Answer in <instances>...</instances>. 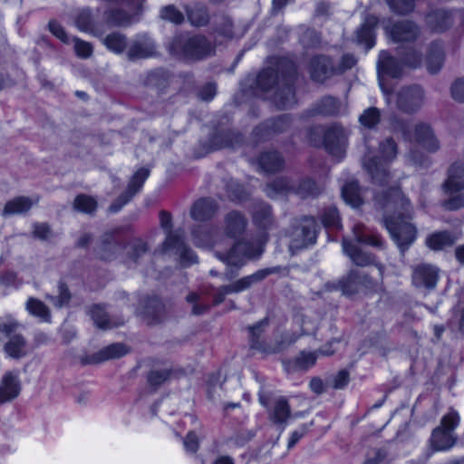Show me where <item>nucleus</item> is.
I'll use <instances>...</instances> for the list:
<instances>
[{
  "mask_svg": "<svg viewBox=\"0 0 464 464\" xmlns=\"http://www.w3.org/2000/svg\"><path fill=\"white\" fill-rule=\"evenodd\" d=\"M268 66L255 75L247 76L242 82L244 92L271 102L280 110L293 107L297 102L295 83L298 68L288 56H272Z\"/></svg>",
  "mask_w": 464,
  "mask_h": 464,
  "instance_id": "f257e3e1",
  "label": "nucleus"
},
{
  "mask_svg": "<svg viewBox=\"0 0 464 464\" xmlns=\"http://www.w3.org/2000/svg\"><path fill=\"white\" fill-rule=\"evenodd\" d=\"M375 207L384 211L383 222L400 251L403 254L415 241L417 229L407 221L411 206L399 187H392L373 195Z\"/></svg>",
  "mask_w": 464,
  "mask_h": 464,
  "instance_id": "f03ea898",
  "label": "nucleus"
},
{
  "mask_svg": "<svg viewBox=\"0 0 464 464\" xmlns=\"http://www.w3.org/2000/svg\"><path fill=\"white\" fill-rule=\"evenodd\" d=\"M165 47L170 56L185 63L202 61L216 52L215 45L206 35L179 30L165 43Z\"/></svg>",
  "mask_w": 464,
  "mask_h": 464,
  "instance_id": "7ed1b4c3",
  "label": "nucleus"
},
{
  "mask_svg": "<svg viewBox=\"0 0 464 464\" xmlns=\"http://www.w3.org/2000/svg\"><path fill=\"white\" fill-rule=\"evenodd\" d=\"M148 251L149 246L143 239L135 237L123 244L116 239V231H111L102 237L101 244L95 249V256L103 261L121 258V262L131 267L138 265Z\"/></svg>",
  "mask_w": 464,
  "mask_h": 464,
  "instance_id": "20e7f679",
  "label": "nucleus"
},
{
  "mask_svg": "<svg viewBox=\"0 0 464 464\" xmlns=\"http://www.w3.org/2000/svg\"><path fill=\"white\" fill-rule=\"evenodd\" d=\"M366 153L362 160L363 168L370 175L372 183L379 186H385L389 183L390 164L396 158L398 146L392 138H386L379 143V150L376 155H372V150L367 139L364 140Z\"/></svg>",
  "mask_w": 464,
  "mask_h": 464,
  "instance_id": "39448f33",
  "label": "nucleus"
},
{
  "mask_svg": "<svg viewBox=\"0 0 464 464\" xmlns=\"http://www.w3.org/2000/svg\"><path fill=\"white\" fill-rule=\"evenodd\" d=\"M357 63V59L353 53H344L340 61L334 56L317 53L312 55L307 63V71L312 82L317 84H324L334 76H341L348 70L353 69Z\"/></svg>",
  "mask_w": 464,
  "mask_h": 464,
  "instance_id": "423d86ee",
  "label": "nucleus"
},
{
  "mask_svg": "<svg viewBox=\"0 0 464 464\" xmlns=\"http://www.w3.org/2000/svg\"><path fill=\"white\" fill-rule=\"evenodd\" d=\"M307 139L310 144L324 150L338 161L345 157L347 134L339 123L314 125L308 129Z\"/></svg>",
  "mask_w": 464,
  "mask_h": 464,
  "instance_id": "0eeeda50",
  "label": "nucleus"
},
{
  "mask_svg": "<svg viewBox=\"0 0 464 464\" xmlns=\"http://www.w3.org/2000/svg\"><path fill=\"white\" fill-rule=\"evenodd\" d=\"M266 238L256 246H251L246 238L237 240L226 253H218V257L227 266L222 275L224 280H232L248 260H257L263 255V245Z\"/></svg>",
  "mask_w": 464,
  "mask_h": 464,
  "instance_id": "6e6552de",
  "label": "nucleus"
},
{
  "mask_svg": "<svg viewBox=\"0 0 464 464\" xmlns=\"http://www.w3.org/2000/svg\"><path fill=\"white\" fill-rule=\"evenodd\" d=\"M391 127L393 132L400 133L403 140L407 142L414 141L429 152H435L440 148L431 127L427 123H418L414 128V134L411 133V122L407 120L394 116L391 120Z\"/></svg>",
  "mask_w": 464,
  "mask_h": 464,
  "instance_id": "1a4fd4ad",
  "label": "nucleus"
},
{
  "mask_svg": "<svg viewBox=\"0 0 464 464\" xmlns=\"http://www.w3.org/2000/svg\"><path fill=\"white\" fill-rule=\"evenodd\" d=\"M321 226L314 216H302L295 218L289 232L291 240V248H304L316 242Z\"/></svg>",
  "mask_w": 464,
  "mask_h": 464,
  "instance_id": "9d476101",
  "label": "nucleus"
},
{
  "mask_svg": "<svg viewBox=\"0 0 464 464\" xmlns=\"http://www.w3.org/2000/svg\"><path fill=\"white\" fill-rule=\"evenodd\" d=\"M459 423V415L451 410L441 420V426L436 428L431 435L430 443L435 451H446L451 449L456 443V437L453 430Z\"/></svg>",
  "mask_w": 464,
  "mask_h": 464,
  "instance_id": "9b49d317",
  "label": "nucleus"
},
{
  "mask_svg": "<svg viewBox=\"0 0 464 464\" xmlns=\"http://www.w3.org/2000/svg\"><path fill=\"white\" fill-rule=\"evenodd\" d=\"M252 221L258 229V232L256 236L246 240L251 246H256L265 237L266 241H264L263 245L264 253L269 239L268 231L272 228L275 222L272 207L265 201H256L253 206Z\"/></svg>",
  "mask_w": 464,
  "mask_h": 464,
  "instance_id": "f8f14e48",
  "label": "nucleus"
},
{
  "mask_svg": "<svg viewBox=\"0 0 464 464\" xmlns=\"http://www.w3.org/2000/svg\"><path fill=\"white\" fill-rule=\"evenodd\" d=\"M245 141L246 137L242 132L231 128L221 129L218 123L209 134L204 149L206 153L227 148L237 149L242 147Z\"/></svg>",
  "mask_w": 464,
  "mask_h": 464,
  "instance_id": "ddd939ff",
  "label": "nucleus"
},
{
  "mask_svg": "<svg viewBox=\"0 0 464 464\" xmlns=\"http://www.w3.org/2000/svg\"><path fill=\"white\" fill-rule=\"evenodd\" d=\"M267 325L268 318H264L254 325L248 327L250 335L249 343L251 349L266 354L277 353L281 352L285 347V345L294 343L297 339V336H291L288 338L287 335H285L284 336V340L276 344L268 343L262 338L265 329Z\"/></svg>",
  "mask_w": 464,
  "mask_h": 464,
  "instance_id": "4468645a",
  "label": "nucleus"
},
{
  "mask_svg": "<svg viewBox=\"0 0 464 464\" xmlns=\"http://www.w3.org/2000/svg\"><path fill=\"white\" fill-rule=\"evenodd\" d=\"M403 72L404 66L399 56L392 55L387 50H382L380 52L377 61V73L380 88L385 95L392 93V89H389L384 85L382 77L387 76L399 79L403 75Z\"/></svg>",
  "mask_w": 464,
  "mask_h": 464,
  "instance_id": "2eb2a0df",
  "label": "nucleus"
},
{
  "mask_svg": "<svg viewBox=\"0 0 464 464\" xmlns=\"http://www.w3.org/2000/svg\"><path fill=\"white\" fill-rule=\"evenodd\" d=\"M347 113V103L339 97L324 95L304 111L306 117H339Z\"/></svg>",
  "mask_w": 464,
  "mask_h": 464,
  "instance_id": "dca6fc26",
  "label": "nucleus"
},
{
  "mask_svg": "<svg viewBox=\"0 0 464 464\" xmlns=\"http://www.w3.org/2000/svg\"><path fill=\"white\" fill-rule=\"evenodd\" d=\"M424 91L418 84H411L402 87L397 93V108L407 114L417 112L422 106Z\"/></svg>",
  "mask_w": 464,
  "mask_h": 464,
  "instance_id": "f3484780",
  "label": "nucleus"
},
{
  "mask_svg": "<svg viewBox=\"0 0 464 464\" xmlns=\"http://www.w3.org/2000/svg\"><path fill=\"white\" fill-rule=\"evenodd\" d=\"M386 34L394 43H413L420 35V27L413 21L402 20L384 26Z\"/></svg>",
  "mask_w": 464,
  "mask_h": 464,
  "instance_id": "a211bd4d",
  "label": "nucleus"
},
{
  "mask_svg": "<svg viewBox=\"0 0 464 464\" xmlns=\"http://www.w3.org/2000/svg\"><path fill=\"white\" fill-rule=\"evenodd\" d=\"M160 223L161 228L166 234V237L159 248L156 249L155 253L166 255L169 254L171 247L180 246L182 244L184 232L180 228L176 230L172 229V216L166 210H161L160 212Z\"/></svg>",
  "mask_w": 464,
  "mask_h": 464,
  "instance_id": "6ab92c4d",
  "label": "nucleus"
},
{
  "mask_svg": "<svg viewBox=\"0 0 464 464\" xmlns=\"http://www.w3.org/2000/svg\"><path fill=\"white\" fill-rule=\"evenodd\" d=\"M98 14L99 9H97L95 14L89 7L79 10L74 19L76 28L80 32L96 37L103 35L105 32L104 24L98 20Z\"/></svg>",
  "mask_w": 464,
  "mask_h": 464,
  "instance_id": "aec40b11",
  "label": "nucleus"
},
{
  "mask_svg": "<svg viewBox=\"0 0 464 464\" xmlns=\"http://www.w3.org/2000/svg\"><path fill=\"white\" fill-rule=\"evenodd\" d=\"M156 55V43L148 34H137L127 52V56L130 61L148 59Z\"/></svg>",
  "mask_w": 464,
  "mask_h": 464,
  "instance_id": "412c9836",
  "label": "nucleus"
},
{
  "mask_svg": "<svg viewBox=\"0 0 464 464\" xmlns=\"http://www.w3.org/2000/svg\"><path fill=\"white\" fill-rule=\"evenodd\" d=\"M342 246L343 253L349 256L354 265L359 266L374 265L378 268L380 274H382L383 266L376 262L375 256L372 254L362 250V247L358 246L351 239L346 237L343 238Z\"/></svg>",
  "mask_w": 464,
  "mask_h": 464,
  "instance_id": "4be33fe9",
  "label": "nucleus"
},
{
  "mask_svg": "<svg viewBox=\"0 0 464 464\" xmlns=\"http://www.w3.org/2000/svg\"><path fill=\"white\" fill-rule=\"evenodd\" d=\"M440 269L432 265L420 264L412 273V284L417 288L434 289L438 284Z\"/></svg>",
  "mask_w": 464,
  "mask_h": 464,
  "instance_id": "5701e85b",
  "label": "nucleus"
},
{
  "mask_svg": "<svg viewBox=\"0 0 464 464\" xmlns=\"http://www.w3.org/2000/svg\"><path fill=\"white\" fill-rule=\"evenodd\" d=\"M455 11L443 8L430 10L425 17L427 26L434 33H443L454 23Z\"/></svg>",
  "mask_w": 464,
  "mask_h": 464,
  "instance_id": "b1692460",
  "label": "nucleus"
},
{
  "mask_svg": "<svg viewBox=\"0 0 464 464\" xmlns=\"http://www.w3.org/2000/svg\"><path fill=\"white\" fill-rule=\"evenodd\" d=\"M140 304L143 307L142 314L149 324H157L165 319L166 307L158 295L144 296L140 299Z\"/></svg>",
  "mask_w": 464,
  "mask_h": 464,
  "instance_id": "393cba45",
  "label": "nucleus"
},
{
  "mask_svg": "<svg viewBox=\"0 0 464 464\" xmlns=\"http://www.w3.org/2000/svg\"><path fill=\"white\" fill-rule=\"evenodd\" d=\"M129 352L128 347L121 343H114L105 346L97 353L87 355L82 359V364H97L102 362L121 358L127 354Z\"/></svg>",
  "mask_w": 464,
  "mask_h": 464,
  "instance_id": "a878e982",
  "label": "nucleus"
},
{
  "mask_svg": "<svg viewBox=\"0 0 464 464\" xmlns=\"http://www.w3.org/2000/svg\"><path fill=\"white\" fill-rule=\"evenodd\" d=\"M281 269L279 266L259 269L252 275L243 276L230 284L228 290L232 291L233 294L241 293L250 288L253 285L263 281L268 276L281 272Z\"/></svg>",
  "mask_w": 464,
  "mask_h": 464,
  "instance_id": "bb28decb",
  "label": "nucleus"
},
{
  "mask_svg": "<svg viewBox=\"0 0 464 464\" xmlns=\"http://www.w3.org/2000/svg\"><path fill=\"white\" fill-rule=\"evenodd\" d=\"M248 225L246 216L238 210L228 212L224 218V231L227 237L236 239L242 236Z\"/></svg>",
  "mask_w": 464,
  "mask_h": 464,
  "instance_id": "cd10ccee",
  "label": "nucleus"
},
{
  "mask_svg": "<svg viewBox=\"0 0 464 464\" xmlns=\"http://www.w3.org/2000/svg\"><path fill=\"white\" fill-rule=\"evenodd\" d=\"M378 18L374 15L366 17L365 21L355 32V43L364 46L366 51L372 49L376 44L375 27Z\"/></svg>",
  "mask_w": 464,
  "mask_h": 464,
  "instance_id": "c85d7f7f",
  "label": "nucleus"
},
{
  "mask_svg": "<svg viewBox=\"0 0 464 464\" xmlns=\"http://www.w3.org/2000/svg\"><path fill=\"white\" fill-rule=\"evenodd\" d=\"M187 19L192 26L204 27L210 21V14L208 5L199 1L183 5Z\"/></svg>",
  "mask_w": 464,
  "mask_h": 464,
  "instance_id": "c756f323",
  "label": "nucleus"
},
{
  "mask_svg": "<svg viewBox=\"0 0 464 464\" xmlns=\"http://www.w3.org/2000/svg\"><path fill=\"white\" fill-rule=\"evenodd\" d=\"M445 57L443 43L439 40L432 41L428 46L425 58L427 71L430 74L438 73L444 64Z\"/></svg>",
  "mask_w": 464,
  "mask_h": 464,
  "instance_id": "7c9ffc66",
  "label": "nucleus"
},
{
  "mask_svg": "<svg viewBox=\"0 0 464 464\" xmlns=\"http://www.w3.org/2000/svg\"><path fill=\"white\" fill-rule=\"evenodd\" d=\"M359 273L356 270H351L347 276L343 277L337 282H327L324 285L325 291H340L343 295L353 296L358 292Z\"/></svg>",
  "mask_w": 464,
  "mask_h": 464,
  "instance_id": "2f4dec72",
  "label": "nucleus"
},
{
  "mask_svg": "<svg viewBox=\"0 0 464 464\" xmlns=\"http://www.w3.org/2000/svg\"><path fill=\"white\" fill-rule=\"evenodd\" d=\"M256 163L260 172L276 173L284 169L285 160L277 150H267L256 158Z\"/></svg>",
  "mask_w": 464,
  "mask_h": 464,
  "instance_id": "473e14b6",
  "label": "nucleus"
},
{
  "mask_svg": "<svg viewBox=\"0 0 464 464\" xmlns=\"http://www.w3.org/2000/svg\"><path fill=\"white\" fill-rule=\"evenodd\" d=\"M218 209V202L212 198H201L196 200L190 209V216L196 221L211 219Z\"/></svg>",
  "mask_w": 464,
  "mask_h": 464,
  "instance_id": "72a5a7b5",
  "label": "nucleus"
},
{
  "mask_svg": "<svg viewBox=\"0 0 464 464\" xmlns=\"http://www.w3.org/2000/svg\"><path fill=\"white\" fill-rule=\"evenodd\" d=\"M445 193H453L464 189V163L454 162L448 169V178L443 184Z\"/></svg>",
  "mask_w": 464,
  "mask_h": 464,
  "instance_id": "f704fd0d",
  "label": "nucleus"
},
{
  "mask_svg": "<svg viewBox=\"0 0 464 464\" xmlns=\"http://www.w3.org/2000/svg\"><path fill=\"white\" fill-rule=\"evenodd\" d=\"M323 186L314 179L304 177L294 184L293 194L301 199L316 198L323 192Z\"/></svg>",
  "mask_w": 464,
  "mask_h": 464,
  "instance_id": "c9c22d12",
  "label": "nucleus"
},
{
  "mask_svg": "<svg viewBox=\"0 0 464 464\" xmlns=\"http://www.w3.org/2000/svg\"><path fill=\"white\" fill-rule=\"evenodd\" d=\"M218 227L207 224L194 226L191 230L193 242L198 247H210L216 244Z\"/></svg>",
  "mask_w": 464,
  "mask_h": 464,
  "instance_id": "e433bc0d",
  "label": "nucleus"
},
{
  "mask_svg": "<svg viewBox=\"0 0 464 464\" xmlns=\"http://www.w3.org/2000/svg\"><path fill=\"white\" fill-rule=\"evenodd\" d=\"M212 26L214 33L224 39L231 40L235 37L234 21L225 12L214 15Z\"/></svg>",
  "mask_w": 464,
  "mask_h": 464,
  "instance_id": "4c0bfd02",
  "label": "nucleus"
},
{
  "mask_svg": "<svg viewBox=\"0 0 464 464\" xmlns=\"http://www.w3.org/2000/svg\"><path fill=\"white\" fill-rule=\"evenodd\" d=\"M396 54L401 58L404 68L417 69L422 64L421 52L411 45L398 46Z\"/></svg>",
  "mask_w": 464,
  "mask_h": 464,
  "instance_id": "58836bf2",
  "label": "nucleus"
},
{
  "mask_svg": "<svg viewBox=\"0 0 464 464\" xmlns=\"http://www.w3.org/2000/svg\"><path fill=\"white\" fill-rule=\"evenodd\" d=\"M20 392V382L13 373H6L0 383V402L10 401L18 396Z\"/></svg>",
  "mask_w": 464,
  "mask_h": 464,
  "instance_id": "ea45409f",
  "label": "nucleus"
},
{
  "mask_svg": "<svg viewBox=\"0 0 464 464\" xmlns=\"http://www.w3.org/2000/svg\"><path fill=\"white\" fill-rule=\"evenodd\" d=\"M171 74L164 68H156L148 72L145 84L149 87L155 88L160 92H163L164 90L169 85Z\"/></svg>",
  "mask_w": 464,
  "mask_h": 464,
  "instance_id": "a19ab883",
  "label": "nucleus"
},
{
  "mask_svg": "<svg viewBox=\"0 0 464 464\" xmlns=\"http://www.w3.org/2000/svg\"><path fill=\"white\" fill-rule=\"evenodd\" d=\"M298 40L306 50L318 48L322 43L320 32L304 24L298 26Z\"/></svg>",
  "mask_w": 464,
  "mask_h": 464,
  "instance_id": "79ce46f5",
  "label": "nucleus"
},
{
  "mask_svg": "<svg viewBox=\"0 0 464 464\" xmlns=\"http://www.w3.org/2000/svg\"><path fill=\"white\" fill-rule=\"evenodd\" d=\"M342 198L347 205L354 208L363 204L359 182L356 179H351L342 187Z\"/></svg>",
  "mask_w": 464,
  "mask_h": 464,
  "instance_id": "37998d69",
  "label": "nucleus"
},
{
  "mask_svg": "<svg viewBox=\"0 0 464 464\" xmlns=\"http://www.w3.org/2000/svg\"><path fill=\"white\" fill-rule=\"evenodd\" d=\"M293 187L294 184L289 178L279 177L268 182L266 185L264 191L267 197L275 198L279 195L293 193Z\"/></svg>",
  "mask_w": 464,
  "mask_h": 464,
  "instance_id": "c03bdc74",
  "label": "nucleus"
},
{
  "mask_svg": "<svg viewBox=\"0 0 464 464\" xmlns=\"http://www.w3.org/2000/svg\"><path fill=\"white\" fill-rule=\"evenodd\" d=\"M456 241V238L451 232L444 230L435 232L430 235L426 239L427 246L435 251L442 250L446 247L451 246Z\"/></svg>",
  "mask_w": 464,
  "mask_h": 464,
  "instance_id": "a18cd8bd",
  "label": "nucleus"
},
{
  "mask_svg": "<svg viewBox=\"0 0 464 464\" xmlns=\"http://www.w3.org/2000/svg\"><path fill=\"white\" fill-rule=\"evenodd\" d=\"M26 310L42 323H51L52 321L50 309L39 299L29 297L26 302Z\"/></svg>",
  "mask_w": 464,
  "mask_h": 464,
  "instance_id": "49530a36",
  "label": "nucleus"
},
{
  "mask_svg": "<svg viewBox=\"0 0 464 464\" xmlns=\"http://www.w3.org/2000/svg\"><path fill=\"white\" fill-rule=\"evenodd\" d=\"M26 341L21 334H14L5 344V352L9 357L19 359L26 354Z\"/></svg>",
  "mask_w": 464,
  "mask_h": 464,
  "instance_id": "de8ad7c7",
  "label": "nucleus"
},
{
  "mask_svg": "<svg viewBox=\"0 0 464 464\" xmlns=\"http://www.w3.org/2000/svg\"><path fill=\"white\" fill-rule=\"evenodd\" d=\"M353 233L357 243L382 248L384 245L383 239L379 235L367 234L362 225L357 224L353 227Z\"/></svg>",
  "mask_w": 464,
  "mask_h": 464,
  "instance_id": "09e8293b",
  "label": "nucleus"
},
{
  "mask_svg": "<svg viewBox=\"0 0 464 464\" xmlns=\"http://www.w3.org/2000/svg\"><path fill=\"white\" fill-rule=\"evenodd\" d=\"M170 252H174L179 256V264L182 267H188L193 264L198 263V256L185 242V237H182V244L180 246H173Z\"/></svg>",
  "mask_w": 464,
  "mask_h": 464,
  "instance_id": "8fccbe9b",
  "label": "nucleus"
},
{
  "mask_svg": "<svg viewBox=\"0 0 464 464\" xmlns=\"http://www.w3.org/2000/svg\"><path fill=\"white\" fill-rule=\"evenodd\" d=\"M321 223L326 229L339 230L342 228L341 218L336 207L329 206L322 210Z\"/></svg>",
  "mask_w": 464,
  "mask_h": 464,
  "instance_id": "3c124183",
  "label": "nucleus"
},
{
  "mask_svg": "<svg viewBox=\"0 0 464 464\" xmlns=\"http://www.w3.org/2000/svg\"><path fill=\"white\" fill-rule=\"evenodd\" d=\"M318 353L328 354L322 350L314 352H300L299 355L296 356L293 361V366L295 370L307 371L313 367L318 358Z\"/></svg>",
  "mask_w": 464,
  "mask_h": 464,
  "instance_id": "603ef678",
  "label": "nucleus"
},
{
  "mask_svg": "<svg viewBox=\"0 0 464 464\" xmlns=\"http://www.w3.org/2000/svg\"><path fill=\"white\" fill-rule=\"evenodd\" d=\"M89 314L94 324L100 329H110L113 327V323L110 320L106 306L102 304H93Z\"/></svg>",
  "mask_w": 464,
  "mask_h": 464,
  "instance_id": "864d4df0",
  "label": "nucleus"
},
{
  "mask_svg": "<svg viewBox=\"0 0 464 464\" xmlns=\"http://www.w3.org/2000/svg\"><path fill=\"white\" fill-rule=\"evenodd\" d=\"M102 43L109 51L116 54L122 53L127 47L126 36L119 32L109 34L103 38Z\"/></svg>",
  "mask_w": 464,
  "mask_h": 464,
  "instance_id": "5fc2aeb1",
  "label": "nucleus"
},
{
  "mask_svg": "<svg viewBox=\"0 0 464 464\" xmlns=\"http://www.w3.org/2000/svg\"><path fill=\"white\" fill-rule=\"evenodd\" d=\"M150 169L149 168L141 167L138 169L130 179L126 188L130 194L135 196L139 193L142 189L145 181L150 177Z\"/></svg>",
  "mask_w": 464,
  "mask_h": 464,
  "instance_id": "6e6d98bb",
  "label": "nucleus"
},
{
  "mask_svg": "<svg viewBox=\"0 0 464 464\" xmlns=\"http://www.w3.org/2000/svg\"><path fill=\"white\" fill-rule=\"evenodd\" d=\"M33 206L32 200L27 197H17L8 201L3 210L5 216L22 214L28 211Z\"/></svg>",
  "mask_w": 464,
  "mask_h": 464,
  "instance_id": "4d7b16f0",
  "label": "nucleus"
},
{
  "mask_svg": "<svg viewBox=\"0 0 464 464\" xmlns=\"http://www.w3.org/2000/svg\"><path fill=\"white\" fill-rule=\"evenodd\" d=\"M46 298L55 308L61 309L69 305L72 299V294L68 285L63 281H60L58 283V295H47Z\"/></svg>",
  "mask_w": 464,
  "mask_h": 464,
  "instance_id": "13d9d810",
  "label": "nucleus"
},
{
  "mask_svg": "<svg viewBox=\"0 0 464 464\" xmlns=\"http://www.w3.org/2000/svg\"><path fill=\"white\" fill-rule=\"evenodd\" d=\"M226 191L228 198L235 203L245 202L249 198V193L245 186L234 179L227 183Z\"/></svg>",
  "mask_w": 464,
  "mask_h": 464,
  "instance_id": "bf43d9fd",
  "label": "nucleus"
},
{
  "mask_svg": "<svg viewBox=\"0 0 464 464\" xmlns=\"http://www.w3.org/2000/svg\"><path fill=\"white\" fill-rule=\"evenodd\" d=\"M177 374L178 372L173 369L151 370L147 375V382L151 387L157 389Z\"/></svg>",
  "mask_w": 464,
  "mask_h": 464,
  "instance_id": "052dcab7",
  "label": "nucleus"
},
{
  "mask_svg": "<svg viewBox=\"0 0 464 464\" xmlns=\"http://www.w3.org/2000/svg\"><path fill=\"white\" fill-rule=\"evenodd\" d=\"M274 133L266 120L256 125L251 132V140L254 145L266 142L274 137Z\"/></svg>",
  "mask_w": 464,
  "mask_h": 464,
  "instance_id": "680f3d73",
  "label": "nucleus"
},
{
  "mask_svg": "<svg viewBox=\"0 0 464 464\" xmlns=\"http://www.w3.org/2000/svg\"><path fill=\"white\" fill-rule=\"evenodd\" d=\"M390 10L401 16L411 14L416 7V0H385Z\"/></svg>",
  "mask_w": 464,
  "mask_h": 464,
  "instance_id": "e2e57ef3",
  "label": "nucleus"
},
{
  "mask_svg": "<svg viewBox=\"0 0 464 464\" xmlns=\"http://www.w3.org/2000/svg\"><path fill=\"white\" fill-rule=\"evenodd\" d=\"M274 135L285 132L292 125L293 117L290 114H282L266 119Z\"/></svg>",
  "mask_w": 464,
  "mask_h": 464,
  "instance_id": "0e129e2a",
  "label": "nucleus"
},
{
  "mask_svg": "<svg viewBox=\"0 0 464 464\" xmlns=\"http://www.w3.org/2000/svg\"><path fill=\"white\" fill-rule=\"evenodd\" d=\"M381 121V112L376 107H369L359 117V122L367 129H374Z\"/></svg>",
  "mask_w": 464,
  "mask_h": 464,
  "instance_id": "69168bd1",
  "label": "nucleus"
},
{
  "mask_svg": "<svg viewBox=\"0 0 464 464\" xmlns=\"http://www.w3.org/2000/svg\"><path fill=\"white\" fill-rule=\"evenodd\" d=\"M160 15L163 20L176 25H179L185 21V15L174 5H168L163 6L160 9Z\"/></svg>",
  "mask_w": 464,
  "mask_h": 464,
  "instance_id": "338daca9",
  "label": "nucleus"
},
{
  "mask_svg": "<svg viewBox=\"0 0 464 464\" xmlns=\"http://www.w3.org/2000/svg\"><path fill=\"white\" fill-rule=\"evenodd\" d=\"M73 207L79 212L92 214L97 208V201L91 196L81 194L75 198Z\"/></svg>",
  "mask_w": 464,
  "mask_h": 464,
  "instance_id": "774afa93",
  "label": "nucleus"
}]
</instances>
